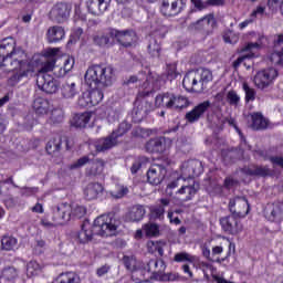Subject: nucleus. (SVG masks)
<instances>
[{
  "label": "nucleus",
  "instance_id": "1",
  "mask_svg": "<svg viewBox=\"0 0 283 283\" xmlns=\"http://www.w3.org/2000/svg\"><path fill=\"white\" fill-rule=\"evenodd\" d=\"M0 56L2 59L0 67L2 72H11L8 78V85L21 83L24 76H30L34 72V65L28 61V52L21 46H17V42L12 38L2 40L0 44Z\"/></svg>",
  "mask_w": 283,
  "mask_h": 283
},
{
  "label": "nucleus",
  "instance_id": "2",
  "mask_svg": "<svg viewBox=\"0 0 283 283\" xmlns=\"http://www.w3.org/2000/svg\"><path fill=\"white\" fill-rule=\"evenodd\" d=\"M84 81L88 87H98L104 85L109 87L114 83V67L111 65H93L85 73Z\"/></svg>",
  "mask_w": 283,
  "mask_h": 283
},
{
  "label": "nucleus",
  "instance_id": "3",
  "mask_svg": "<svg viewBox=\"0 0 283 283\" xmlns=\"http://www.w3.org/2000/svg\"><path fill=\"white\" fill-rule=\"evenodd\" d=\"M213 81V73L209 69H199L196 71H189L184 80L182 86L187 92H203L207 88V84Z\"/></svg>",
  "mask_w": 283,
  "mask_h": 283
},
{
  "label": "nucleus",
  "instance_id": "4",
  "mask_svg": "<svg viewBox=\"0 0 283 283\" xmlns=\"http://www.w3.org/2000/svg\"><path fill=\"white\" fill-rule=\"evenodd\" d=\"M118 227H120V221L107 214H103L94 220L93 231L95 235L112 238V235H116L118 233Z\"/></svg>",
  "mask_w": 283,
  "mask_h": 283
},
{
  "label": "nucleus",
  "instance_id": "5",
  "mask_svg": "<svg viewBox=\"0 0 283 283\" xmlns=\"http://www.w3.org/2000/svg\"><path fill=\"white\" fill-rule=\"evenodd\" d=\"M132 129V125L127 122H123L119 124L118 129L113 130L111 135L105 138H101L95 142L94 146L97 151H107V149H112L118 145V138L125 136Z\"/></svg>",
  "mask_w": 283,
  "mask_h": 283
},
{
  "label": "nucleus",
  "instance_id": "6",
  "mask_svg": "<svg viewBox=\"0 0 283 283\" xmlns=\"http://www.w3.org/2000/svg\"><path fill=\"white\" fill-rule=\"evenodd\" d=\"M27 61L32 63L33 73L30 75H24L23 78H33V76H36V73L46 74V72H52L56 66V59L54 57H43L39 55L30 57L27 55Z\"/></svg>",
  "mask_w": 283,
  "mask_h": 283
},
{
  "label": "nucleus",
  "instance_id": "7",
  "mask_svg": "<svg viewBox=\"0 0 283 283\" xmlns=\"http://www.w3.org/2000/svg\"><path fill=\"white\" fill-rule=\"evenodd\" d=\"M277 78V70L274 67L260 71L254 76V85L259 90H266V87L273 85V82Z\"/></svg>",
  "mask_w": 283,
  "mask_h": 283
},
{
  "label": "nucleus",
  "instance_id": "8",
  "mask_svg": "<svg viewBox=\"0 0 283 283\" xmlns=\"http://www.w3.org/2000/svg\"><path fill=\"white\" fill-rule=\"evenodd\" d=\"M220 226L222 230L230 235H238V233H242V230L244 229L240 218L235 217V214L222 217L220 219Z\"/></svg>",
  "mask_w": 283,
  "mask_h": 283
},
{
  "label": "nucleus",
  "instance_id": "9",
  "mask_svg": "<svg viewBox=\"0 0 283 283\" xmlns=\"http://www.w3.org/2000/svg\"><path fill=\"white\" fill-rule=\"evenodd\" d=\"M72 12V4L65 2L56 3L50 11V18L55 23H65L70 19Z\"/></svg>",
  "mask_w": 283,
  "mask_h": 283
},
{
  "label": "nucleus",
  "instance_id": "10",
  "mask_svg": "<svg viewBox=\"0 0 283 283\" xmlns=\"http://www.w3.org/2000/svg\"><path fill=\"white\" fill-rule=\"evenodd\" d=\"M36 85L45 94H56L59 92V81L50 74H39Z\"/></svg>",
  "mask_w": 283,
  "mask_h": 283
},
{
  "label": "nucleus",
  "instance_id": "11",
  "mask_svg": "<svg viewBox=\"0 0 283 283\" xmlns=\"http://www.w3.org/2000/svg\"><path fill=\"white\" fill-rule=\"evenodd\" d=\"M111 39H116L124 48H132L137 41L136 32L132 30L118 31L116 29L109 30Z\"/></svg>",
  "mask_w": 283,
  "mask_h": 283
},
{
  "label": "nucleus",
  "instance_id": "12",
  "mask_svg": "<svg viewBox=\"0 0 283 283\" xmlns=\"http://www.w3.org/2000/svg\"><path fill=\"white\" fill-rule=\"evenodd\" d=\"M203 171L202 163L200 160H189L181 166V176L186 180H193V178L200 176Z\"/></svg>",
  "mask_w": 283,
  "mask_h": 283
},
{
  "label": "nucleus",
  "instance_id": "13",
  "mask_svg": "<svg viewBox=\"0 0 283 283\" xmlns=\"http://www.w3.org/2000/svg\"><path fill=\"white\" fill-rule=\"evenodd\" d=\"M169 147H171V139L165 137L150 139L145 145V149L149 154H163V151H167Z\"/></svg>",
  "mask_w": 283,
  "mask_h": 283
},
{
  "label": "nucleus",
  "instance_id": "14",
  "mask_svg": "<svg viewBox=\"0 0 283 283\" xmlns=\"http://www.w3.org/2000/svg\"><path fill=\"white\" fill-rule=\"evenodd\" d=\"M229 209L234 216L244 218V216L249 214V201L244 197H235L230 199Z\"/></svg>",
  "mask_w": 283,
  "mask_h": 283
},
{
  "label": "nucleus",
  "instance_id": "15",
  "mask_svg": "<svg viewBox=\"0 0 283 283\" xmlns=\"http://www.w3.org/2000/svg\"><path fill=\"white\" fill-rule=\"evenodd\" d=\"M252 36H256V42H250L245 45L244 52H249L248 54H243L234 62V65L238 66L247 59H253L255 56V52L262 48V40L264 39L262 35H256L255 33H252Z\"/></svg>",
  "mask_w": 283,
  "mask_h": 283
},
{
  "label": "nucleus",
  "instance_id": "16",
  "mask_svg": "<svg viewBox=\"0 0 283 283\" xmlns=\"http://www.w3.org/2000/svg\"><path fill=\"white\" fill-rule=\"evenodd\" d=\"M209 107H211L210 101H205L202 103H199L197 106H195L190 112H188L185 116L187 123H198L205 114L209 111Z\"/></svg>",
  "mask_w": 283,
  "mask_h": 283
},
{
  "label": "nucleus",
  "instance_id": "17",
  "mask_svg": "<svg viewBox=\"0 0 283 283\" xmlns=\"http://www.w3.org/2000/svg\"><path fill=\"white\" fill-rule=\"evenodd\" d=\"M53 220L56 224H65L72 220V205L61 203L53 211Z\"/></svg>",
  "mask_w": 283,
  "mask_h": 283
},
{
  "label": "nucleus",
  "instance_id": "18",
  "mask_svg": "<svg viewBox=\"0 0 283 283\" xmlns=\"http://www.w3.org/2000/svg\"><path fill=\"white\" fill-rule=\"evenodd\" d=\"M196 193H198V188L196 187V181L193 179H186V182L181 184L180 189L176 191V196L182 198L185 202L192 200Z\"/></svg>",
  "mask_w": 283,
  "mask_h": 283
},
{
  "label": "nucleus",
  "instance_id": "19",
  "mask_svg": "<svg viewBox=\"0 0 283 283\" xmlns=\"http://www.w3.org/2000/svg\"><path fill=\"white\" fill-rule=\"evenodd\" d=\"M167 176V168L160 165H153L147 171L148 182L150 185H160Z\"/></svg>",
  "mask_w": 283,
  "mask_h": 283
},
{
  "label": "nucleus",
  "instance_id": "20",
  "mask_svg": "<svg viewBox=\"0 0 283 283\" xmlns=\"http://www.w3.org/2000/svg\"><path fill=\"white\" fill-rule=\"evenodd\" d=\"M78 94H81V91L74 81L69 80L61 87V96L65 101H74L75 96H78Z\"/></svg>",
  "mask_w": 283,
  "mask_h": 283
},
{
  "label": "nucleus",
  "instance_id": "21",
  "mask_svg": "<svg viewBox=\"0 0 283 283\" xmlns=\"http://www.w3.org/2000/svg\"><path fill=\"white\" fill-rule=\"evenodd\" d=\"M46 39L49 43H59V41H63L65 39V29L59 25L50 27L46 32Z\"/></svg>",
  "mask_w": 283,
  "mask_h": 283
},
{
  "label": "nucleus",
  "instance_id": "22",
  "mask_svg": "<svg viewBox=\"0 0 283 283\" xmlns=\"http://www.w3.org/2000/svg\"><path fill=\"white\" fill-rule=\"evenodd\" d=\"M33 109L38 116H45V114H50L52 106L46 98L38 97L33 101Z\"/></svg>",
  "mask_w": 283,
  "mask_h": 283
},
{
  "label": "nucleus",
  "instance_id": "23",
  "mask_svg": "<svg viewBox=\"0 0 283 283\" xmlns=\"http://www.w3.org/2000/svg\"><path fill=\"white\" fill-rule=\"evenodd\" d=\"M94 235H96L94 232V226L84 223L81 231L77 233V240L81 244H87V242H92V238H94Z\"/></svg>",
  "mask_w": 283,
  "mask_h": 283
},
{
  "label": "nucleus",
  "instance_id": "24",
  "mask_svg": "<svg viewBox=\"0 0 283 283\" xmlns=\"http://www.w3.org/2000/svg\"><path fill=\"white\" fill-rule=\"evenodd\" d=\"M165 247L167 243L165 241H148L147 251L156 258H163L165 255Z\"/></svg>",
  "mask_w": 283,
  "mask_h": 283
},
{
  "label": "nucleus",
  "instance_id": "25",
  "mask_svg": "<svg viewBox=\"0 0 283 283\" xmlns=\"http://www.w3.org/2000/svg\"><path fill=\"white\" fill-rule=\"evenodd\" d=\"M101 193H103V185L98 182L88 184L84 189L86 200H96Z\"/></svg>",
  "mask_w": 283,
  "mask_h": 283
},
{
  "label": "nucleus",
  "instance_id": "26",
  "mask_svg": "<svg viewBox=\"0 0 283 283\" xmlns=\"http://www.w3.org/2000/svg\"><path fill=\"white\" fill-rule=\"evenodd\" d=\"M145 207L137 205L130 208V210L126 214V220L128 222H140L143 218H145Z\"/></svg>",
  "mask_w": 283,
  "mask_h": 283
},
{
  "label": "nucleus",
  "instance_id": "27",
  "mask_svg": "<svg viewBox=\"0 0 283 283\" xmlns=\"http://www.w3.org/2000/svg\"><path fill=\"white\" fill-rule=\"evenodd\" d=\"M107 6L106 0H88L87 2V8L92 14H103L107 11Z\"/></svg>",
  "mask_w": 283,
  "mask_h": 283
},
{
  "label": "nucleus",
  "instance_id": "28",
  "mask_svg": "<svg viewBox=\"0 0 283 283\" xmlns=\"http://www.w3.org/2000/svg\"><path fill=\"white\" fill-rule=\"evenodd\" d=\"M189 106V99L182 95L170 93V109H182Z\"/></svg>",
  "mask_w": 283,
  "mask_h": 283
},
{
  "label": "nucleus",
  "instance_id": "29",
  "mask_svg": "<svg viewBox=\"0 0 283 283\" xmlns=\"http://www.w3.org/2000/svg\"><path fill=\"white\" fill-rule=\"evenodd\" d=\"M52 283H81V276L74 272L60 274Z\"/></svg>",
  "mask_w": 283,
  "mask_h": 283
},
{
  "label": "nucleus",
  "instance_id": "30",
  "mask_svg": "<svg viewBox=\"0 0 283 283\" xmlns=\"http://www.w3.org/2000/svg\"><path fill=\"white\" fill-rule=\"evenodd\" d=\"M216 23L213 15L209 14L192 23L195 30H209Z\"/></svg>",
  "mask_w": 283,
  "mask_h": 283
},
{
  "label": "nucleus",
  "instance_id": "31",
  "mask_svg": "<svg viewBox=\"0 0 283 283\" xmlns=\"http://www.w3.org/2000/svg\"><path fill=\"white\" fill-rule=\"evenodd\" d=\"M90 120H92V114L90 113L75 114L72 119V125L74 127H87Z\"/></svg>",
  "mask_w": 283,
  "mask_h": 283
},
{
  "label": "nucleus",
  "instance_id": "32",
  "mask_svg": "<svg viewBox=\"0 0 283 283\" xmlns=\"http://www.w3.org/2000/svg\"><path fill=\"white\" fill-rule=\"evenodd\" d=\"M105 169V161L103 159H95L90 163V167L87 168V174L90 176H98Z\"/></svg>",
  "mask_w": 283,
  "mask_h": 283
},
{
  "label": "nucleus",
  "instance_id": "33",
  "mask_svg": "<svg viewBox=\"0 0 283 283\" xmlns=\"http://www.w3.org/2000/svg\"><path fill=\"white\" fill-rule=\"evenodd\" d=\"M155 106L171 109V93H163L156 96Z\"/></svg>",
  "mask_w": 283,
  "mask_h": 283
},
{
  "label": "nucleus",
  "instance_id": "34",
  "mask_svg": "<svg viewBox=\"0 0 283 283\" xmlns=\"http://www.w3.org/2000/svg\"><path fill=\"white\" fill-rule=\"evenodd\" d=\"M252 129H266L269 123L260 113H254L252 116Z\"/></svg>",
  "mask_w": 283,
  "mask_h": 283
},
{
  "label": "nucleus",
  "instance_id": "35",
  "mask_svg": "<svg viewBox=\"0 0 283 283\" xmlns=\"http://www.w3.org/2000/svg\"><path fill=\"white\" fill-rule=\"evenodd\" d=\"M244 171L249 176H269L271 174V170L264 166H253L250 168H245Z\"/></svg>",
  "mask_w": 283,
  "mask_h": 283
},
{
  "label": "nucleus",
  "instance_id": "36",
  "mask_svg": "<svg viewBox=\"0 0 283 283\" xmlns=\"http://www.w3.org/2000/svg\"><path fill=\"white\" fill-rule=\"evenodd\" d=\"M17 238L6 235L1 240V250L2 251H14L17 248Z\"/></svg>",
  "mask_w": 283,
  "mask_h": 283
},
{
  "label": "nucleus",
  "instance_id": "37",
  "mask_svg": "<svg viewBox=\"0 0 283 283\" xmlns=\"http://www.w3.org/2000/svg\"><path fill=\"white\" fill-rule=\"evenodd\" d=\"M41 271H43V265H41L36 261H30L27 264V275H28V277H34V276L39 275L41 273Z\"/></svg>",
  "mask_w": 283,
  "mask_h": 283
},
{
  "label": "nucleus",
  "instance_id": "38",
  "mask_svg": "<svg viewBox=\"0 0 283 283\" xmlns=\"http://www.w3.org/2000/svg\"><path fill=\"white\" fill-rule=\"evenodd\" d=\"M159 202L160 206L151 209V214L154 216V218H158L160 220V218L165 216V207H169L170 201L167 198H163L159 200Z\"/></svg>",
  "mask_w": 283,
  "mask_h": 283
},
{
  "label": "nucleus",
  "instance_id": "39",
  "mask_svg": "<svg viewBox=\"0 0 283 283\" xmlns=\"http://www.w3.org/2000/svg\"><path fill=\"white\" fill-rule=\"evenodd\" d=\"M136 114H139V116H142V118L144 116H147L148 113L151 112V103L147 102V101H140V102H136Z\"/></svg>",
  "mask_w": 283,
  "mask_h": 283
},
{
  "label": "nucleus",
  "instance_id": "40",
  "mask_svg": "<svg viewBox=\"0 0 283 283\" xmlns=\"http://www.w3.org/2000/svg\"><path fill=\"white\" fill-rule=\"evenodd\" d=\"M174 260L175 262H189L190 264H193V266H196V263L198 262V256L191 255L187 252H179L175 254Z\"/></svg>",
  "mask_w": 283,
  "mask_h": 283
},
{
  "label": "nucleus",
  "instance_id": "41",
  "mask_svg": "<svg viewBox=\"0 0 283 283\" xmlns=\"http://www.w3.org/2000/svg\"><path fill=\"white\" fill-rule=\"evenodd\" d=\"M169 3L171 6L170 12L174 14V17H178V14L185 10L187 0H169Z\"/></svg>",
  "mask_w": 283,
  "mask_h": 283
},
{
  "label": "nucleus",
  "instance_id": "42",
  "mask_svg": "<svg viewBox=\"0 0 283 283\" xmlns=\"http://www.w3.org/2000/svg\"><path fill=\"white\" fill-rule=\"evenodd\" d=\"M50 112V123H53V125H57L65 118V112H63V108H51Z\"/></svg>",
  "mask_w": 283,
  "mask_h": 283
},
{
  "label": "nucleus",
  "instance_id": "43",
  "mask_svg": "<svg viewBox=\"0 0 283 283\" xmlns=\"http://www.w3.org/2000/svg\"><path fill=\"white\" fill-rule=\"evenodd\" d=\"M1 276L8 282H12V280H17L19 277V270L14 266H7L2 270Z\"/></svg>",
  "mask_w": 283,
  "mask_h": 283
},
{
  "label": "nucleus",
  "instance_id": "44",
  "mask_svg": "<svg viewBox=\"0 0 283 283\" xmlns=\"http://www.w3.org/2000/svg\"><path fill=\"white\" fill-rule=\"evenodd\" d=\"M45 149L50 156H53V154H59L61 150V138H53L49 140Z\"/></svg>",
  "mask_w": 283,
  "mask_h": 283
},
{
  "label": "nucleus",
  "instance_id": "45",
  "mask_svg": "<svg viewBox=\"0 0 283 283\" xmlns=\"http://www.w3.org/2000/svg\"><path fill=\"white\" fill-rule=\"evenodd\" d=\"M88 93L92 107H94V105H98V103L103 101V91L98 90V87H91V91H88Z\"/></svg>",
  "mask_w": 283,
  "mask_h": 283
},
{
  "label": "nucleus",
  "instance_id": "46",
  "mask_svg": "<svg viewBox=\"0 0 283 283\" xmlns=\"http://www.w3.org/2000/svg\"><path fill=\"white\" fill-rule=\"evenodd\" d=\"M186 178L181 175L180 177H178L177 179L170 181L166 188V193L168 196H172L174 195V189H178V187H182V185H185L186 182Z\"/></svg>",
  "mask_w": 283,
  "mask_h": 283
},
{
  "label": "nucleus",
  "instance_id": "47",
  "mask_svg": "<svg viewBox=\"0 0 283 283\" xmlns=\"http://www.w3.org/2000/svg\"><path fill=\"white\" fill-rule=\"evenodd\" d=\"M109 39H112V36L109 35V31L108 33H98L93 36L94 44L99 45V48H105V45H109Z\"/></svg>",
  "mask_w": 283,
  "mask_h": 283
},
{
  "label": "nucleus",
  "instance_id": "48",
  "mask_svg": "<svg viewBox=\"0 0 283 283\" xmlns=\"http://www.w3.org/2000/svg\"><path fill=\"white\" fill-rule=\"evenodd\" d=\"M143 231L148 238H154L160 233V229L156 223H146L143 226Z\"/></svg>",
  "mask_w": 283,
  "mask_h": 283
},
{
  "label": "nucleus",
  "instance_id": "49",
  "mask_svg": "<svg viewBox=\"0 0 283 283\" xmlns=\"http://www.w3.org/2000/svg\"><path fill=\"white\" fill-rule=\"evenodd\" d=\"M154 269H158L159 273L165 271V269H166L165 261H163V260H159V261L150 260L147 263V265L144 266V271H147V272L154 271Z\"/></svg>",
  "mask_w": 283,
  "mask_h": 283
},
{
  "label": "nucleus",
  "instance_id": "50",
  "mask_svg": "<svg viewBox=\"0 0 283 283\" xmlns=\"http://www.w3.org/2000/svg\"><path fill=\"white\" fill-rule=\"evenodd\" d=\"M242 90L245 94V103H251L255 101V95H256L255 88L249 86L247 82H243Z\"/></svg>",
  "mask_w": 283,
  "mask_h": 283
},
{
  "label": "nucleus",
  "instance_id": "51",
  "mask_svg": "<svg viewBox=\"0 0 283 283\" xmlns=\"http://www.w3.org/2000/svg\"><path fill=\"white\" fill-rule=\"evenodd\" d=\"M129 193V189L123 185H116L115 190L111 191V196L116 199L125 198Z\"/></svg>",
  "mask_w": 283,
  "mask_h": 283
},
{
  "label": "nucleus",
  "instance_id": "52",
  "mask_svg": "<svg viewBox=\"0 0 283 283\" xmlns=\"http://www.w3.org/2000/svg\"><path fill=\"white\" fill-rule=\"evenodd\" d=\"M74 57L69 56L64 60L63 69L60 70L59 76H65L67 72H72L74 70Z\"/></svg>",
  "mask_w": 283,
  "mask_h": 283
},
{
  "label": "nucleus",
  "instance_id": "53",
  "mask_svg": "<svg viewBox=\"0 0 283 283\" xmlns=\"http://www.w3.org/2000/svg\"><path fill=\"white\" fill-rule=\"evenodd\" d=\"M71 218H83L87 213V209L84 206L72 205Z\"/></svg>",
  "mask_w": 283,
  "mask_h": 283
},
{
  "label": "nucleus",
  "instance_id": "54",
  "mask_svg": "<svg viewBox=\"0 0 283 283\" xmlns=\"http://www.w3.org/2000/svg\"><path fill=\"white\" fill-rule=\"evenodd\" d=\"M80 107H92V99H90V91L82 93L77 99Z\"/></svg>",
  "mask_w": 283,
  "mask_h": 283
},
{
  "label": "nucleus",
  "instance_id": "55",
  "mask_svg": "<svg viewBox=\"0 0 283 283\" xmlns=\"http://www.w3.org/2000/svg\"><path fill=\"white\" fill-rule=\"evenodd\" d=\"M240 40V36L238 35V33L228 30L224 31L223 33V41L224 43H230L231 45L235 44L238 41Z\"/></svg>",
  "mask_w": 283,
  "mask_h": 283
},
{
  "label": "nucleus",
  "instance_id": "56",
  "mask_svg": "<svg viewBox=\"0 0 283 283\" xmlns=\"http://www.w3.org/2000/svg\"><path fill=\"white\" fill-rule=\"evenodd\" d=\"M123 262L127 271H136L138 269L137 261L135 256H127L123 258Z\"/></svg>",
  "mask_w": 283,
  "mask_h": 283
},
{
  "label": "nucleus",
  "instance_id": "57",
  "mask_svg": "<svg viewBox=\"0 0 283 283\" xmlns=\"http://www.w3.org/2000/svg\"><path fill=\"white\" fill-rule=\"evenodd\" d=\"M148 52L153 56H160V44L155 39H151L148 44Z\"/></svg>",
  "mask_w": 283,
  "mask_h": 283
},
{
  "label": "nucleus",
  "instance_id": "58",
  "mask_svg": "<svg viewBox=\"0 0 283 283\" xmlns=\"http://www.w3.org/2000/svg\"><path fill=\"white\" fill-rule=\"evenodd\" d=\"M227 101L230 105L238 107L240 104V95L235 91H229L227 94Z\"/></svg>",
  "mask_w": 283,
  "mask_h": 283
},
{
  "label": "nucleus",
  "instance_id": "59",
  "mask_svg": "<svg viewBox=\"0 0 283 283\" xmlns=\"http://www.w3.org/2000/svg\"><path fill=\"white\" fill-rule=\"evenodd\" d=\"M270 61L274 65H283V50L273 52L270 55Z\"/></svg>",
  "mask_w": 283,
  "mask_h": 283
},
{
  "label": "nucleus",
  "instance_id": "60",
  "mask_svg": "<svg viewBox=\"0 0 283 283\" xmlns=\"http://www.w3.org/2000/svg\"><path fill=\"white\" fill-rule=\"evenodd\" d=\"M160 12L164 17H174V13L171 12V2H169V0L163 2Z\"/></svg>",
  "mask_w": 283,
  "mask_h": 283
},
{
  "label": "nucleus",
  "instance_id": "61",
  "mask_svg": "<svg viewBox=\"0 0 283 283\" xmlns=\"http://www.w3.org/2000/svg\"><path fill=\"white\" fill-rule=\"evenodd\" d=\"M146 163H148V159L146 157H139L138 159H136L130 168L132 174H137L138 169H140V167H143Z\"/></svg>",
  "mask_w": 283,
  "mask_h": 283
},
{
  "label": "nucleus",
  "instance_id": "62",
  "mask_svg": "<svg viewBox=\"0 0 283 283\" xmlns=\"http://www.w3.org/2000/svg\"><path fill=\"white\" fill-rule=\"evenodd\" d=\"M181 279L182 276H180V274L174 273V272L165 273L161 275L163 282H178V280H181Z\"/></svg>",
  "mask_w": 283,
  "mask_h": 283
},
{
  "label": "nucleus",
  "instance_id": "63",
  "mask_svg": "<svg viewBox=\"0 0 283 283\" xmlns=\"http://www.w3.org/2000/svg\"><path fill=\"white\" fill-rule=\"evenodd\" d=\"M178 77V71L176 64L167 65V78L168 81H174V78Z\"/></svg>",
  "mask_w": 283,
  "mask_h": 283
},
{
  "label": "nucleus",
  "instance_id": "64",
  "mask_svg": "<svg viewBox=\"0 0 283 283\" xmlns=\"http://www.w3.org/2000/svg\"><path fill=\"white\" fill-rule=\"evenodd\" d=\"M271 216L273 218H280V216H283V202H279L273 206Z\"/></svg>",
  "mask_w": 283,
  "mask_h": 283
}]
</instances>
